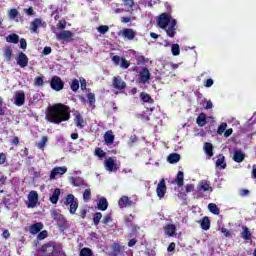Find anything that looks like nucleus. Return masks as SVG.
Listing matches in <instances>:
<instances>
[{"label":"nucleus","mask_w":256,"mask_h":256,"mask_svg":"<svg viewBox=\"0 0 256 256\" xmlns=\"http://www.w3.org/2000/svg\"><path fill=\"white\" fill-rule=\"evenodd\" d=\"M46 119L47 121H50V123L59 125V123L69 121V119H71V109L68 106H65V104H54L48 107Z\"/></svg>","instance_id":"f257e3e1"},{"label":"nucleus","mask_w":256,"mask_h":256,"mask_svg":"<svg viewBox=\"0 0 256 256\" xmlns=\"http://www.w3.org/2000/svg\"><path fill=\"white\" fill-rule=\"evenodd\" d=\"M157 25L160 29L166 31L168 37H175L177 35V20L167 13H162L157 19Z\"/></svg>","instance_id":"f03ea898"},{"label":"nucleus","mask_w":256,"mask_h":256,"mask_svg":"<svg viewBox=\"0 0 256 256\" xmlns=\"http://www.w3.org/2000/svg\"><path fill=\"white\" fill-rule=\"evenodd\" d=\"M37 256H65V254L61 251V246L49 243L41 247Z\"/></svg>","instance_id":"7ed1b4c3"},{"label":"nucleus","mask_w":256,"mask_h":256,"mask_svg":"<svg viewBox=\"0 0 256 256\" xmlns=\"http://www.w3.org/2000/svg\"><path fill=\"white\" fill-rule=\"evenodd\" d=\"M64 205L69 206L71 215H75L77 209H79V200L73 194H68L65 198Z\"/></svg>","instance_id":"20e7f679"},{"label":"nucleus","mask_w":256,"mask_h":256,"mask_svg":"<svg viewBox=\"0 0 256 256\" xmlns=\"http://www.w3.org/2000/svg\"><path fill=\"white\" fill-rule=\"evenodd\" d=\"M104 167L109 173H117L119 171V165H117V159L108 157L104 160Z\"/></svg>","instance_id":"39448f33"},{"label":"nucleus","mask_w":256,"mask_h":256,"mask_svg":"<svg viewBox=\"0 0 256 256\" xmlns=\"http://www.w3.org/2000/svg\"><path fill=\"white\" fill-rule=\"evenodd\" d=\"M27 199L28 201L26 202V205L28 209H35L39 203V193H37L35 190H32L29 192Z\"/></svg>","instance_id":"423d86ee"},{"label":"nucleus","mask_w":256,"mask_h":256,"mask_svg":"<svg viewBox=\"0 0 256 256\" xmlns=\"http://www.w3.org/2000/svg\"><path fill=\"white\" fill-rule=\"evenodd\" d=\"M52 31L55 33L56 39H58V41H66L69 43V41L73 39V32L69 30H64L60 33H57V30L54 28Z\"/></svg>","instance_id":"0eeeda50"},{"label":"nucleus","mask_w":256,"mask_h":256,"mask_svg":"<svg viewBox=\"0 0 256 256\" xmlns=\"http://www.w3.org/2000/svg\"><path fill=\"white\" fill-rule=\"evenodd\" d=\"M50 87L54 91H62L63 87H65V82L59 76H53L50 81Z\"/></svg>","instance_id":"6e6552de"},{"label":"nucleus","mask_w":256,"mask_h":256,"mask_svg":"<svg viewBox=\"0 0 256 256\" xmlns=\"http://www.w3.org/2000/svg\"><path fill=\"white\" fill-rule=\"evenodd\" d=\"M51 217L60 227H65L67 221L65 220V216H63L59 210H52Z\"/></svg>","instance_id":"1a4fd4ad"},{"label":"nucleus","mask_w":256,"mask_h":256,"mask_svg":"<svg viewBox=\"0 0 256 256\" xmlns=\"http://www.w3.org/2000/svg\"><path fill=\"white\" fill-rule=\"evenodd\" d=\"M74 123L78 129H84L87 126V121L83 119V116H81V113L79 111H74Z\"/></svg>","instance_id":"9d476101"},{"label":"nucleus","mask_w":256,"mask_h":256,"mask_svg":"<svg viewBox=\"0 0 256 256\" xmlns=\"http://www.w3.org/2000/svg\"><path fill=\"white\" fill-rule=\"evenodd\" d=\"M66 172H67L66 166L55 167L50 173V179H57V177H61L62 175H65Z\"/></svg>","instance_id":"9b49d317"},{"label":"nucleus","mask_w":256,"mask_h":256,"mask_svg":"<svg viewBox=\"0 0 256 256\" xmlns=\"http://www.w3.org/2000/svg\"><path fill=\"white\" fill-rule=\"evenodd\" d=\"M120 35H122V37L128 41H133L137 36V32L131 28H126L120 32Z\"/></svg>","instance_id":"f8f14e48"},{"label":"nucleus","mask_w":256,"mask_h":256,"mask_svg":"<svg viewBox=\"0 0 256 256\" xmlns=\"http://www.w3.org/2000/svg\"><path fill=\"white\" fill-rule=\"evenodd\" d=\"M156 193L159 199H163L165 197V193H167V186L165 185V179H161L156 188Z\"/></svg>","instance_id":"ddd939ff"},{"label":"nucleus","mask_w":256,"mask_h":256,"mask_svg":"<svg viewBox=\"0 0 256 256\" xmlns=\"http://www.w3.org/2000/svg\"><path fill=\"white\" fill-rule=\"evenodd\" d=\"M114 89H118V91H123L127 87V84L123 79L119 76H115L113 78V83H112Z\"/></svg>","instance_id":"4468645a"},{"label":"nucleus","mask_w":256,"mask_h":256,"mask_svg":"<svg viewBox=\"0 0 256 256\" xmlns=\"http://www.w3.org/2000/svg\"><path fill=\"white\" fill-rule=\"evenodd\" d=\"M118 205L120 209H125V207H133V205H135V202H133L127 196H122L118 201Z\"/></svg>","instance_id":"2eb2a0df"},{"label":"nucleus","mask_w":256,"mask_h":256,"mask_svg":"<svg viewBox=\"0 0 256 256\" xmlns=\"http://www.w3.org/2000/svg\"><path fill=\"white\" fill-rule=\"evenodd\" d=\"M14 103L17 107H22V105H25V92L23 91L16 92Z\"/></svg>","instance_id":"dca6fc26"},{"label":"nucleus","mask_w":256,"mask_h":256,"mask_svg":"<svg viewBox=\"0 0 256 256\" xmlns=\"http://www.w3.org/2000/svg\"><path fill=\"white\" fill-rule=\"evenodd\" d=\"M149 79H151V73L149 72V69L143 68L139 74V82L145 84L149 81Z\"/></svg>","instance_id":"f3484780"},{"label":"nucleus","mask_w":256,"mask_h":256,"mask_svg":"<svg viewBox=\"0 0 256 256\" xmlns=\"http://www.w3.org/2000/svg\"><path fill=\"white\" fill-rule=\"evenodd\" d=\"M176 231L177 228L174 224H168L164 226V234L166 235V237H175V235H177Z\"/></svg>","instance_id":"a211bd4d"},{"label":"nucleus","mask_w":256,"mask_h":256,"mask_svg":"<svg viewBox=\"0 0 256 256\" xmlns=\"http://www.w3.org/2000/svg\"><path fill=\"white\" fill-rule=\"evenodd\" d=\"M17 64L19 65V67L22 68H25L29 65V58H27V55H25V53L21 52L18 55Z\"/></svg>","instance_id":"6ab92c4d"},{"label":"nucleus","mask_w":256,"mask_h":256,"mask_svg":"<svg viewBox=\"0 0 256 256\" xmlns=\"http://www.w3.org/2000/svg\"><path fill=\"white\" fill-rule=\"evenodd\" d=\"M232 159L235 163H243L245 161V154L241 150H234Z\"/></svg>","instance_id":"aec40b11"},{"label":"nucleus","mask_w":256,"mask_h":256,"mask_svg":"<svg viewBox=\"0 0 256 256\" xmlns=\"http://www.w3.org/2000/svg\"><path fill=\"white\" fill-rule=\"evenodd\" d=\"M43 25H45V23H43L41 19L35 18L30 24L31 33H37V29H39V27H43Z\"/></svg>","instance_id":"412c9836"},{"label":"nucleus","mask_w":256,"mask_h":256,"mask_svg":"<svg viewBox=\"0 0 256 256\" xmlns=\"http://www.w3.org/2000/svg\"><path fill=\"white\" fill-rule=\"evenodd\" d=\"M70 182L74 187H87V183H85V180L81 177H71Z\"/></svg>","instance_id":"4be33fe9"},{"label":"nucleus","mask_w":256,"mask_h":256,"mask_svg":"<svg viewBox=\"0 0 256 256\" xmlns=\"http://www.w3.org/2000/svg\"><path fill=\"white\" fill-rule=\"evenodd\" d=\"M199 191H213V188L211 187V182L207 180H202L199 182Z\"/></svg>","instance_id":"5701e85b"},{"label":"nucleus","mask_w":256,"mask_h":256,"mask_svg":"<svg viewBox=\"0 0 256 256\" xmlns=\"http://www.w3.org/2000/svg\"><path fill=\"white\" fill-rule=\"evenodd\" d=\"M42 229H43V223L37 222L30 226L29 231L31 235H37V233H39V231H41Z\"/></svg>","instance_id":"b1692460"},{"label":"nucleus","mask_w":256,"mask_h":256,"mask_svg":"<svg viewBox=\"0 0 256 256\" xmlns=\"http://www.w3.org/2000/svg\"><path fill=\"white\" fill-rule=\"evenodd\" d=\"M104 141L107 145H113L115 141V135H113V131L109 130L104 135Z\"/></svg>","instance_id":"393cba45"},{"label":"nucleus","mask_w":256,"mask_h":256,"mask_svg":"<svg viewBox=\"0 0 256 256\" xmlns=\"http://www.w3.org/2000/svg\"><path fill=\"white\" fill-rule=\"evenodd\" d=\"M216 167L219 169H226L227 163L225 162V156L223 154L218 155V159L216 161Z\"/></svg>","instance_id":"a878e982"},{"label":"nucleus","mask_w":256,"mask_h":256,"mask_svg":"<svg viewBox=\"0 0 256 256\" xmlns=\"http://www.w3.org/2000/svg\"><path fill=\"white\" fill-rule=\"evenodd\" d=\"M60 195H61V190L59 188H56L52 196L50 197V201L51 203H53V205H57Z\"/></svg>","instance_id":"bb28decb"},{"label":"nucleus","mask_w":256,"mask_h":256,"mask_svg":"<svg viewBox=\"0 0 256 256\" xmlns=\"http://www.w3.org/2000/svg\"><path fill=\"white\" fill-rule=\"evenodd\" d=\"M196 123L199 127H205V125H207V116L205 115V113H201L197 117Z\"/></svg>","instance_id":"cd10ccee"},{"label":"nucleus","mask_w":256,"mask_h":256,"mask_svg":"<svg viewBox=\"0 0 256 256\" xmlns=\"http://www.w3.org/2000/svg\"><path fill=\"white\" fill-rule=\"evenodd\" d=\"M203 149L206 155H208L209 159H211V157H213V144L206 142L204 143Z\"/></svg>","instance_id":"c85d7f7f"},{"label":"nucleus","mask_w":256,"mask_h":256,"mask_svg":"<svg viewBox=\"0 0 256 256\" xmlns=\"http://www.w3.org/2000/svg\"><path fill=\"white\" fill-rule=\"evenodd\" d=\"M184 179H185V174L183 173V171H179L176 179H175V183L178 187H183L184 185Z\"/></svg>","instance_id":"c756f323"},{"label":"nucleus","mask_w":256,"mask_h":256,"mask_svg":"<svg viewBox=\"0 0 256 256\" xmlns=\"http://www.w3.org/2000/svg\"><path fill=\"white\" fill-rule=\"evenodd\" d=\"M97 205L100 211H107V207H109V203L106 198H100Z\"/></svg>","instance_id":"7c9ffc66"},{"label":"nucleus","mask_w":256,"mask_h":256,"mask_svg":"<svg viewBox=\"0 0 256 256\" xmlns=\"http://www.w3.org/2000/svg\"><path fill=\"white\" fill-rule=\"evenodd\" d=\"M180 160H181V156L177 153L170 154L167 158V161L172 164L179 163Z\"/></svg>","instance_id":"2f4dec72"},{"label":"nucleus","mask_w":256,"mask_h":256,"mask_svg":"<svg viewBox=\"0 0 256 256\" xmlns=\"http://www.w3.org/2000/svg\"><path fill=\"white\" fill-rule=\"evenodd\" d=\"M201 227L204 231H209V228L211 227V221L209 220V217H204L202 219Z\"/></svg>","instance_id":"473e14b6"},{"label":"nucleus","mask_w":256,"mask_h":256,"mask_svg":"<svg viewBox=\"0 0 256 256\" xmlns=\"http://www.w3.org/2000/svg\"><path fill=\"white\" fill-rule=\"evenodd\" d=\"M208 209L210 213H213L214 215H219V207H217V204L215 203L208 204Z\"/></svg>","instance_id":"72a5a7b5"},{"label":"nucleus","mask_w":256,"mask_h":256,"mask_svg":"<svg viewBox=\"0 0 256 256\" xmlns=\"http://www.w3.org/2000/svg\"><path fill=\"white\" fill-rule=\"evenodd\" d=\"M140 99L144 102V103H153V100L151 99V96L145 92H142L140 94Z\"/></svg>","instance_id":"f704fd0d"},{"label":"nucleus","mask_w":256,"mask_h":256,"mask_svg":"<svg viewBox=\"0 0 256 256\" xmlns=\"http://www.w3.org/2000/svg\"><path fill=\"white\" fill-rule=\"evenodd\" d=\"M87 99L89 101V105H90L91 109H95V94L88 93Z\"/></svg>","instance_id":"c9c22d12"},{"label":"nucleus","mask_w":256,"mask_h":256,"mask_svg":"<svg viewBox=\"0 0 256 256\" xmlns=\"http://www.w3.org/2000/svg\"><path fill=\"white\" fill-rule=\"evenodd\" d=\"M6 41L8 43H19V35L17 34H12L7 36Z\"/></svg>","instance_id":"e433bc0d"},{"label":"nucleus","mask_w":256,"mask_h":256,"mask_svg":"<svg viewBox=\"0 0 256 256\" xmlns=\"http://www.w3.org/2000/svg\"><path fill=\"white\" fill-rule=\"evenodd\" d=\"M45 81H44V78L43 76H37L35 79H34V85L36 87H43Z\"/></svg>","instance_id":"4c0bfd02"},{"label":"nucleus","mask_w":256,"mask_h":256,"mask_svg":"<svg viewBox=\"0 0 256 256\" xmlns=\"http://www.w3.org/2000/svg\"><path fill=\"white\" fill-rule=\"evenodd\" d=\"M242 239H245L246 241H249V239H251V232L249 231V228H243Z\"/></svg>","instance_id":"58836bf2"},{"label":"nucleus","mask_w":256,"mask_h":256,"mask_svg":"<svg viewBox=\"0 0 256 256\" xmlns=\"http://www.w3.org/2000/svg\"><path fill=\"white\" fill-rule=\"evenodd\" d=\"M172 55L177 57L181 53V49L179 48V44H172L171 46Z\"/></svg>","instance_id":"ea45409f"},{"label":"nucleus","mask_w":256,"mask_h":256,"mask_svg":"<svg viewBox=\"0 0 256 256\" xmlns=\"http://www.w3.org/2000/svg\"><path fill=\"white\" fill-rule=\"evenodd\" d=\"M48 140L49 139L47 138V136H43L40 142L37 144L38 149H45V145H47Z\"/></svg>","instance_id":"a19ab883"},{"label":"nucleus","mask_w":256,"mask_h":256,"mask_svg":"<svg viewBox=\"0 0 256 256\" xmlns=\"http://www.w3.org/2000/svg\"><path fill=\"white\" fill-rule=\"evenodd\" d=\"M70 89L72 91H79V80H77V79L72 80V82L70 84Z\"/></svg>","instance_id":"79ce46f5"},{"label":"nucleus","mask_w":256,"mask_h":256,"mask_svg":"<svg viewBox=\"0 0 256 256\" xmlns=\"http://www.w3.org/2000/svg\"><path fill=\"white\" fill-rule=\"evenodd\" d=\"M83 200L87 203L91 200V189H86L83 193Z\"/></svg>","instance_id":"37998d69"},{"label":"nucleus","mask_w":256,"mask_h":256,"mask_svg":"<svg viewBox=\"0 0 256 256\" xmlns=\"http://www.w3.org/2000/svg\"><path fill=\"white\" fill-rule=\"evenodd\" d=\"M130 65H131V63L127 59H125V58L121 59V62H120L121 69H129Z\"/></svg>","instance_id":"c03bdc74"},{"label":"nucleus","mask_w":256,"mask_h":256,"mask_svg":"<svg viewBox=\"0 0 256 256\" xmlns=\"http://www.w3.org/2000/svg\"><path fill=\"white\" fill-rule=\"evenodd\" d=\"M98 33H101V35H105L109 31V26L102 25L97 28Z\"/></svg>","instance_id":"a18cd8bd"},{"label":"nucleus","mask_w":256,"mask_h":256,"mask_svg":"<svg viewBox=\"0 0 256 256\" xmlns=\"http://www.w3.org/2000/svg\"><path fill=\"white\" fill-rule=\"evenodd\" d=\"M124 6L129 11V9H133V5H135V2L133 0H123Z\"/></svg>","instance_id":"49530a36"},{"label":"nucleus","mask_w":256,"mask_h":256,"mask_svg":"<svg viewBox=\"0 0 256 256\" xmlns=\"http://www.w3.org/2000/svg\"><path fill=\"white\" fill-rule=\"evenodd\" d=\"M112 249H113V254H114L115 256H118L119 253H121V246H120L118 243H115V244L113 245Z\"/></svg>","instance_id":"de8ad7c7"},{"label":"nucleus","mask_w":256,"mask_h":256,"mask_svg":"<svg viewBox=\"0 0 256 256\" xmlns=\"http://www.w3.org/2000/svg\"><path fill=\"white\" fill-rule=\"evenodd\" d=\"M226 129H227V123H222V124H220V126L218 127L217 133H218L219 135H223V133H225Z\"/></svg>","instance_id":"09e8293b"},{"label":"nucleus","mask_w":256,"mask_h":256,"mask_svg":"<svg viewBox=\"0 0 256 256\" xmlns=\"http://www.w3.org/2000/svg\"><path fill=\"white\" fill-rule=\"evenodd\" d=\"M103 217V214H101V212H97L95 215H94V224L95 225H99V222L101 221Z\"/></svg>","instance_id":"8fccbe9b"},{"label":"nucleus","mask_w":256,"mask_h":256,"mask_svg":"<svg viewBox=\"0 0 256 256\" xmlns=\"http://www.w3.org/2000/svg\"><path fill=\"white\" fill-rule=\"evenodd\" d=\"M95 155L97 157H100V159H103V157H105V151H103V149H101V148H96Z\"/></svg>","instance_id":"3c124183"},{"label":"nucleus","mask_w":256,"mask_h":256,"mask_svg":"<svg viewBox=\"0 0 256 256\" xmlns=\"http://www.w3.org/2000/svg\"><path fill=\"white\" fill-rule=\"evenodd\" d=\"M13 51H11V49L7 48L4 52V57L6 59V61H11V55H12Z\"/></svg>","instance_id":"603ef678"},{"label":"nucleus","mask_w":256,"mask_h":256,"mask_svg":"<svg viewBox=\"0 0 256 256\" xmlns=\"http://www.w3.org/2000/svg\"><path fill=\"white\" fill-rule=\"evenodd\" d=\"M19 15V11H17V9H11L10 11H9V17L11 18V19H15L17 16Z\"/></svg>","instance_id":"864d4df0"},{"label":"nucleus","mask_w":256,"mask_h":256,"mask_svg":"<svg viewBox=\"0 0 256 256\" xmlns=\"http://www.w3.org/2000/svg\"><path fill=\"white\" fill-rule=\"evenodd\" d=\"M193 191H195V185L187 184L185 186V193H193Z\"/></svg>","instance_id":"5fc2aeb1"},{"label":"nucleus","mask_w":256,"mask_h":256,"mask_svg":"<svg viewBox=\"0 0 256 256\" xmlns=\"http://www.w3.org/2000/svg\"><path fill=\"white\" fill-rule=\"evenodd\" d=\"M91 249L83 248L80 252V256H91Z\"/></svg>","instance_id":"6e6d98bb"},{"label":"nucleus","mask_w":256,"mask_h":256,"mask_svg":"<svg viewBox=\"0 0 256 256\" xmlns=\"http://www.w3.org/2000/svg\"><path fill=\"white\" fill-rule=\"evenodd\" d=\"M67 27V21L65 20H60L57 24L58 29H65Z\"/></svg>","instance_id":"4d7b16f0"},{"label":"nucleus","mask_w":256,"mask_h":256,"mask_svg":"<svg viewBox=\"0 0 256 256\" xmlns=\"http://www.w3.org/2000/svg\"><path fill=\"white\" fill-rule=\"evenodd\" d=\"M46 237H47V230H44L38 234L37 239L39 241H43V239H45Z\"/></svg>","instance_id":"13d9d810"},{"label":"nucleus","mask_w":256,"mask_h":256,"mask_svg":"<svg viewBox=\"0 0 256 256\" xmlns=\"http://www.w3.org/2000/svg\"><path fill=\"white\" fill-rule=\"evenodd\" d=\"M121 59L119 56H113L112 57V61L114 63V65H121Z\"/></svg>","instance_id":"bf43d9fd"},{"label":"nucleus","mask_w":256,"mask_h":256,"mask_svg":"<svg viewBox=\"0 0 256 256\" xmlns=\"http://www.w3.org/2000/svg\"><path fill=\"white\" fill-rule=\"evenodd\" d=\"M104 225H109L111 223V214H107L103 219Z\"/></svg>","instance_id":"052dcab7"},{"label":"nucleus","mask_w":256,"mask_h":256,"mask_svg":"<svg viewBox=\"0 0 256 256\" xmlns=\"http://www.w3.org/2000/svg\"><path fill=\"white\" fill-rule=\"evenodd\" d=\"M136 60H137L138 65H143V63H145V57L144 56L139 55V56L136 57Z\"/></svg>","instance_id":"680f3d73"},{"label":"nucleus","mask_w":256,"mask_h":256,"mask_svg":"<svg viewBox=\"0 0 256 256\" xmlns=\"http://www.w3.org/2000/svg\"><path fill=\"white\" fill-rule=\"evenodd\" d=\"M204 109H213V102L211 100L207 101L206 104H203Z\"/></svg>","instance_id":"e2e57ef3"},{"label":"nucleus","mask_w":256,"mask_h":256,"mask_svg":"<svg viewBox=\"0 0 256 256\" xmlns=\"http://www.w3.org/2000/svg\"><path fill=\"white\" fill-rule=\"evenodd\" d=\"M7 161V156L5 153H0V165H3Z\"/></svg>","instance_id":"0e129e2a"},{"label":"nucleus","mask_w":256,"mask_h":256,"mask_svg":"<svg viewBox=\"0 0 256 256\" xmlns=\"http://www.w3.org/2000/svg\"><path fill=\"white\" fill-rule=\"evenodd\" d=\"M20 47L21 49H27V41L25 39H20Z\"/></svg>","instance_id":"69168bd1"},{"label":"nucleus","mask_w":256,"mask_h":256,"mask_svg":"<svg viewBox=\"0 0 256 256\" xmlns=\"http://www.w3.org/2000/svg\"><path fill=\"white\" fill-rule=\"evenodd\" d=\"M204 87H213V79H208L204 83Z\"/></svg>","instance_id":"338daca9"},{"label":"nucleus","mask_w":256,"mask_h":256,"mask_svg":"<svg viewBox=\"0 0 256 256\" xmlns=\"http://www.w3.org/2000/svg\"><path fill=\"white\" fill-rule=\"evenodd\" d=\"M167 251H168V253L175 251V243L174 242L170 243V245L167 248Z\"/></svg>","instance_id":"774afa93"}]
</instances>
